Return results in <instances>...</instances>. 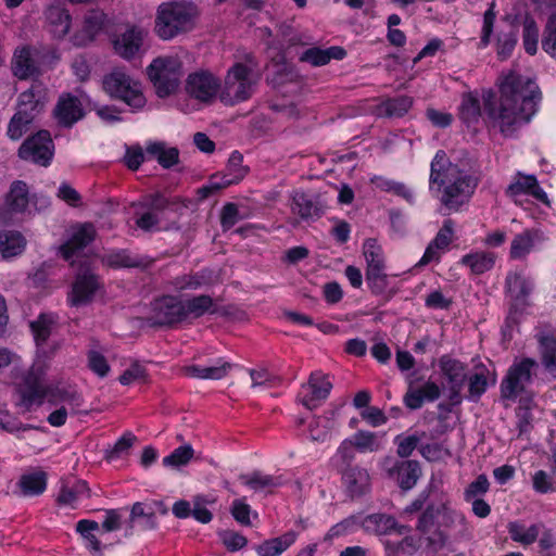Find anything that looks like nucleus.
<instances>
[{"mask_svg":"<svg viewBox=\"0 0 556 556\" xmlns=\"http://www.w3.org/2000/svg\"><path fill=\"white\" fill-rule=\"evenodd\" d=\"M26 245L23 235L15 230H5L0 232V254L4 258L20 255Z\"/></svg>","mask_w":556,"mask_h":556,"instance_id":"40","label":"nucleus"},{"mask_svg":"<svg viewBox=\"0 0 556 556\" xmlns=\"http://www.w3.org/2000/svg\"><path fill=\"white\" fill-rule=\"evenodd\" d=\"M440 517L441 526L445 529H454L458 526H465V515L462 511L453 508L448 502L440 504Z\"/></svg>","mask_w":556,"mask_h":556,"instance_id":"56","label":"nucleus"},{"mask_svg":"<svg viewBox=\"0 0 556 556\" xmlns=\"http://www.w3.org/2000/svg\"><path fill=\"white\" fill-rule=\"evenodd\" d=\"M440 516V505L429 504L418 518L416 526L417 531L427 534L434 526L437 518Z\"/></svg>","mask_w":556,"mask_h":556,"instance_id":"62","label":"nucleus"},{"mask_svg":"<svg viewBox=\"0 0 556 556\" xmlns=\"http://www.w3.org/2000/svg\"><path fill=\"white\" fill-rule=\"evenodd\" d=\"M425 437V432L421 434L413 433L404 437L399 434L394 439L396 445V453L401 458L409 457L413 452L418 447L421 438Z\"/></svg>","mask_w":556,"mask_h":556,"instance_id":"57","label":"nucleus"},{"mask_svg":"<svg viewBox=\"0 0 556 556\" xmlns=\"http://www.w3.org/2000/svg\"><path fill=\"white\" fill-rule=\"evenodd\" d=\"M213 299L200 294L188 300L176 295H162L151 302L148 321L151 326L174 328L182 323L202 317L213 312Z\"/></svg>","mask_w":556,"mask_h":556,"instance_id":"3","label":"nucleus"},{"mask_svg":"<svg viewBox=\"0 0 556 556\" xmlns=\"http://www.w3.org/2000/svg\"><path fill=\"white\" fill-rule=\"evenodd\" d=\"M46 18L50 25V31L55 38H63L71 28L72 16L67 9L61 4H52L46 11Z\"/></svg>","mask_w":556,"mask_h":556,"instance_id":"31","label":"nucleus"},{"mask_svg":"<svg viewBox=\"0 0 556 556\" xmlns=\"http://www.w3.org/2000/svg\"><path fill=\"white\" fill-rule=\"evenodd\" d=\"M417 380H408L407 391L403 397L404 405L410 410H417L425 402H434L441 395L440 387L434 381L428 380L421 387H416Z\"/></svg>","mask_w":556,"mask_h":556,"instance_id":"21","label":"nucleus"},{"mask_svg":"<svg viewBox=\"0 0 556 556\" xmlns=\"http://www.w3.org/2000/svg\"><path fill=\"white\" fill-rule=\"evenodd\" d=\"M363 255L366 261V270L386 269L383 250L377 239L368 238L364 241Z\"/></svg>","mask_w":556,"mask_h":556,"instance_id":"46","label":"nucleus"},{"mask_svg":"<svg viewBox=\"0 0 556 556\" xmlns=\"http://www.w3.org/2000/svg\"><path fill=\"white\" fill-rule=\"evenodd\" d=\"M87 361L88 368L98 377L104 378L108 376L111 367L102 353L90 350L87 354Z\"/></svg>","mask_w":556,"mask_h":556,"instance_id":"60","label":"nucleus"},{"mask_svg":"<svg viewBox=\"0 0 556 556\" xmlns=\"http://www.w3.org/2000/svg\"><path fill=\"white\" fill-rule=\"evenodd\" d=\"M102 85L111 99L124 102L131 112L141 111L147 104L141 84L122 70L106 74Z\"/></svg>","mask_w":556,"mask_h":556,"instance_id":"5","label":"nucleus"},{"mask_svg":"<svg viewBox=\"0 0 556 556\" xmlns=\"http://www.w3.org/2000/svg\"><path fill=\"white\" fill-rule=\"evenodd\" d=\"M505 194L517 198L521 194H530L541 202L547 201L546 192L540 187L534 175L517 173L515 179L507 186Z\"/></svg>","mask_w":556,"mask_h":556,"instance_id":"24","label":"nucleus"},{"mask_svg":"<svg viewBox=\"0 0 556 556\" xmlns=\"http://www.w3.org/2000/svg\"><path fill=\"white\" fill-rule=\"evenodd\" d=\"M106 15L102 11H90L84 20L83 35L76 34L72 41L75 46H85L92 41L105 24Z\"/></svg>","mask_w":556,"mask_h":556,"instance_id":"30","label":"nucleus"},{"mask_svg":"<svg viewBox=\"0 0 556 556\" xmlns=\"http://www.w3.org/2000/svg\"><path fill=\"white\" fill-rule=\"evenodd\" d=\"M538 367L536 361L525 357L514 363L501 382V395L506 400H515L532 380L533 369Z\"/></svg>","mask_w":556,"mask_h":556,"instance_id":"9","label":"nucleus"},{"mask_svg":"<svg viewBox=\"0 0 556 556\" xmlns=\"http://www.w3.org/2000/svg\"><path fill=\"white\" fill-rule=\"evenodd\" d=\"M518 42V34L515 30L501 34L496 40V53L500 60L504 61L511 56Z\"/></svg>","mask_w":556,"mask_h":556,"instance_id":"59","label":"nucleus"},{"mask_svg":"<svg viewBox=\"0 0 556 556\" xmlns=\"http://www.w3.org/2000/svg\"><path fill=\"white\" fill-rule=\"evenodd\" d=\"M45 103V88L40 83L34 81L30 88L20 93L15 113L34 122L43 111Z\"/></svg>","mask_w":556,"mask_h":556,"instance_id":"18","label":"nucleus"},{"mask_svg":"<svg viewBox=\"0 0 556 556\" xmlns=\"http://www.w3.org/2000/svg\"><path fill=\"white\" fill-rule=\"evenodd\" d=\"M496 261V254L490 251H476L465 254L460 258V264L470 268L475 275H482L491 270Z\"/></svg>","mask_w":556,"mask_h":556,"instance_id":"36","label":"nucleus"},{"mask_svg":"<svg viewBox=\"0 0 556 556\" xmlns=\"http://www.w3.org/2000/svg\"><path fill=\"white\" fill-rule=\"evenodd\" d=\"M546 241L544 232L538 228H527L517 233L510 243L509 257L511 260H523L533 250Z\"/></svg>","mask_w":556,"mask_h":556,"instance_id":"23","label":"nucleus"},{"mask_svg":"<svg viewBox=\"0 0 556 556\" xmlns=\"http://www.w3.org/2000/svg\"><path fill=\"white\" fill-rule=\"evenodd\" d=\"M55 320L56 318L53 314L41 313L37 319L30 321L29 327L38 346L43 345L48 341Z\"/></svg>","mask_w":556,"mask_h":556,"instance_id":"47","label":"nucleus"},{"mask_svg":"<svg viewBox=\"0 0 556 556\" xmlns=\"http://www.w3.org/2000/svg\"><path fill=\"white\" fill-rule=\"evenodd\" d=\"M439 367L447 384L464 386L467 380V366L450 355H443L439 359Z\"/></svg>","mask_w":556,"mask_h":556,"instance_id":"35","label":"nucleus"},{"mask_svg":"<svg viewBox=\"0 0 556 556\" xmlns=\"http://www.w3.org/2000/svg\"><path fill=\"white\" fill-rule=\"evenodd\" d=\"M365 280L374 295H384L389 300L396 293V290L390 287V277L386 269L365 270Z\"/></svg>","mask_w":556,"mask_h":556,"instance_id":"37","label":"nucleus"},{"mask_svg":"<svg viewBox=\"0 0 556 556\" xmlns=\"http://www.w3.org/2000/svg\"><path fill=\"white\" fill-rule=\"evenodd\" d=\"M147 33L139 26H130L113 39V48L122 59L130 61L143 52V41Z\"/></svg>","mask_w":556,"mask_h":556,"instance_id":"15","label":"nucleus"},{"mask_svg":"<svg viewBox=\"0 0 556 556\" xmlns=\"http://www.w3.org/2000/svg\"><path fill=\"white\" fill-rule=\"evenodd\" d=\"M534 403L530 397H521L519 400L518 407L516 408V427L518 429V437L527 434L532 429V407Z\"/></svg>","mask_w":556,"mask_h":556,"instance_id":"49","label":"nucleus"},{"mask_svg":"<svg viewBox=\"0 0 556 556\" xmlns=\"http://www.w3.org/2000/svg\"><path fill=\"white\" fill-rule=\"evenodd\" d=\"M413 105V99L408 96H400L386 102V112L389 116L402 117Z\"/></svg>","mask_w":556,"mask_h":556,"instance_id":"63","label":"nucleus"},{"mask_svg":"<svg viewBox=\"0 0 556 556\" xmlns=\"http://www.w3.org/2000/svg\"><path fill=\"white\" fill-rule=\"evenodd\" d=\"M496 20V11H495V2L492 1L489 4L488 10L483 14V25L481 30V37L479 41V48L484 49L491 42V37L494 29V24Z\"/></svg>","mask_w":556,"mask_h":556,"instance_id":"58","label":"nucleus"},{"mask_svg":"<svg viewBox=\"0 0 556 556\" xmlns=\"http://www.w3.org/2000/svg\"><path fill=\"white\" fill-rule=\"evenodd\" d=\"M101 287V279L91 265L87 261L80 262L67 301L75 307L88 305Z\"/></svg>","mask_w":556,"mask_h":556,"instance_id":"8","label":"nucleus"},{"mask_svg":"<svg viewBox=\"0 0 556 556\" xmlns=\"http://www.w3.org/2000/svg\"><path fill=\"white\" fill-rule=\"evenodd\" d=\"M33 121L15 113L9 122L7 135L12 140H20L26 134Z\"/></svg>","mask_w":556,"mask_h":556,"instance_id":"61","label":"nucleus"},{"mask_svg":"<svg viewBox=\"0 0 556 556\" xmlns=\"http://www.w3.org/2000/svg\"><path fill=\"white\" fill-rule=\"evenodd\" d=\"M533 281L526 278L521 273L509 271L505 278L506 294L514 302L515 306H523L533 290Z\"/></svg>","mask_w":556,"mask_h":556,"instance_id":"26","label":"nucleus"},{"mask_svg":"<svg viewBox=\"0 0 556 556\" xmlns=\"http://www.w3.org/2000/svg\"><path fill=\"white\" fill-rule=\"evenodd\" d=\"M242 163L243 155L238 151H233L230 154L226 168L224 169V173L228 175V178L222 184V186L228 187L230 185L238 184L245 177L249 169L243 166Z\"/></svg>","mask_w":556,"mask_h":556,"instance_id":"48","label":"nucleus"},{"mask_svg":"<svg viewBox=\"0 0 556 556\" xmlns=\"http://www.w3.org/2000/svg\"><path fill=\"white\" fill-rule=\"evenodd\" d=\"M219 89L220 83L218 78L205 71L190 74L186 84L188 94L202 102L211 101Z\"/></svg>","mask_w":556,"mask_h":556,"instance_id":"17","label":"nucleus"},{"mask_svg":"<svg viewBox=\"0 0 556 556\" xmlns=\"http://www.w3.org/2000/svg\"><path fill=\"white\" fill-rule=\"evenodd\" d=\"M54 155V143L48 130L28 137L18 149V156L40 166H49Z\"/></svg>","mask_w":556,"mask_h":556,"instance_id":"10","label":"nucleus"},{"mask_svg":"<svg viewBox=\"0 0 556 556\" xmlns=\"http://www.w3.org/2000/svg\"><path fill=\"white\" fill-rule=\"evenodd\" d=\"M361 528L366 533L375 535H387L391 532L404 534L409 530L407 526L400 525L393 516L381 513L362 516Z\"/></svg>","mask_w":556,"mask_h":556,"instance_id":"22","label":"nucleus"},{"mask_svg":"<svg viewBox=\"0 0 556 556\" xmlns=\"http://www.w3.org/2000/svg\"><path fill=\"white\" fill-rule=\"evenodd\" d=\"M146 151L155 157L163 168H170L179 162V150L175 147L166 148L164 142H151Z\"/></svg>","mask_w":556,"mask_h":556,"instance_id":"43","label":"nucleus"},{"mask_svg":"<svg viewBox=\"0 0 556 556\" xmlns=\"http://www.w3.org/2000/svg\"><path fill=\"white\" fill-rule=\"evenodd\" d=\"M96 530H99V523L94 520L81 519L76 525V531L84 539L86 548L93 556H103L102 544L99 541V539L92 533Z\"/></svg>","mask_w":556,"mask_h":556,"instance_id":"42","label":"nucleus"},{"mask_svg":"<svg viewBox=\"0 0 556 556\" xmlns=\"http://www.w3.org/2000/svg\"><path fill=\"white\" fill-rule=\"evenodd\" d=\"M43 377V368L33 365L17 384L16 390L20 394L21 405L28 410L34 406L41 405L47 395Z\"/></svg>","mask_w":556,"mask_h":556,"instance_id":"11","label":"nucleus"},{"mask_svg":"<svg viewBox=\"0 0 556 556\" xmlns=\"http://www.w3.org/2000/svg\"><path fill=\"white\" fill-rule=\"evenodd\" d=\"M156 94L165 98L174 93L182 76L181 62L173 56L156 58L147 68Z\"/></svg>","mask_w":556,"mask_h":556,"instance_id":"7","label":"nucleus"},{"mask_svg":"<svg viewBox=\"0 0 556 556\" xmlns=\"http://www.w3.org/2000/svg\"><path fill=\"white\" fill-rule=\"evenodd\" d=\"M213 281V270L203 268L193 274H185L173 278L168 283L175 291L197 290Z\"/></svg>","mask_w":556,"mask_h":556,"instance_id":"32","label":"nucleus"},{"mask_svg":"<svg viewBox=\"0 0 556 556\" xmlns=\"http://www.w3.org/2000/svg\"><path fill=\"white\" fill-rule=\"evenodd\" d=\"M194 451L190 444H185L175 448L169 455L163 458L165 467L178 469L189 464Z\"/></svg>","mask_w":556,"mask_h":556,"instance_id":"55","label":"nucleus"},{"mask_svg":"<svg viewBox=\"0 0 556 556\" xmlns=\"http://www.w3.org/2000/svg\"><path fill=\"white\" fill-rule=\"evenodd\" d=\"M232 367L233 364L226 362L223 358H218L213 365L210 366L194 364L185 366L182 367V372L189 378L220 380L229 374Z\"/></svg>","mask_w":556,"mask_h":556,"instance_id":"28","label":"nucleus"},{"mask_svg":"<svg viewBox=\"0 0 556 556\" xmlns=\"http://www.w3.org/2000/svg\"><path fill=\"white\" fill-rule=\"evenodd\" d=\"M522 43L525 51L534 55L538 51V41H539V28L534 21V18L527 14L523 18L522 23Z\"/></svg>","mask_w":556,"mask_h":556,"instance_id":"53","label":"nucleus"},{"mask_svg":"<svg viewBox=\"0 0 556 556\" xmlns=\"http://www.w3.org/2000/svg\"><path fill=\"white\" fill-rule=\"evenodd\" d=\"M136 435L127 431L125 432L113 446L105 450L104 458L108 462H114L116 459L123 458L129 454L130 448L136 442Z\"/></svg>","mask_w":556,"mask_h":556,"instance_id":"52","label":"nucleus"},{"mask_svg":"<svg viewBox=\"0 0 556 556\" xmlns=\"http://www.w3.org/2000/svg\"><path fill=\"white\" fill-rule=\"evenodd\" d=\"M370 184L383 192L404 199L410 205L415 204L414 192L404 182L375 175L370 178Z\"/></svg>","mask_w":556,"mask_h":556,"instance_id":"38","label":"nucleus"},{"mask_svg":"<svg viewBox=\"0 0 556 556\" xmlns=\"http://www.w3.org/2000/svg\"><path fill=\"white\" fill-rule=\"evenodd\" d=\"M498 89L500 105L496 106L493 94L489 93L483 99L484 112L505 137H511L536 113L542 93L534 80L514 71L498 78Z\"/></svg>","mask_w":556,"mask_h":556,"instance_id":"1","label":"nucleus"},{"mask_svg":"<svg viewBox=\"0 0 556 556\" xmlns=\"http://www.w3.org/2000/svg\"><path fill=\"white\" fill-rule=\"evenodd\" d=\"M29 203V189L25 181L14 180L5 195V211L24 213Z\"/></svg>","mask_w":556,"mask_h":556,"instance_id":"34","label":"nucleus"},{"mask_svg":"<svg viewBox=\"0 0 556 556\" xmlns=\"http://www.w3.org/2000/svg\"><path fill=\"white\" fill-rule=\"evenodd\" d=\"M479 177L452 165L443 150L437 151L430 164L429 190L450 213L467 205L477 187Z\"/></svg>","mask_w":556,"mask_h":556,"instance_id":"2","label":"nucleus"},{"mask_svg":"<svg viewBox=\"0 0 556 556\" xmlns=\"http://www.w3.org/2000/svg\"><path fill=\"white\" fill-rule=\"evenodd\" d=\"M179 203L180 199L178 197L169 198L157 191L147 194L143 199L142 206L160 216V214L167 210L176 212Z\"/></svg>","mask_w":556,"mask_h":556,"instance_id":"45","label":"nucleus"},{"mask_svg":"<svg viewBox=\"0 0 556 556\" xmlns=\"http://www.w3.org/2000/svg\"><path fill=\"white\" fill-rule=\"evenodd\" d=\"M380 466L387 477L395 480L404 491L413 489L421 476V468L417 460H396L391 456H386Z\"/></svg>","mask_w":556,"mask_h":556,"instance_id":"12","label":"nucleus"},{"mask_svg":"<svg viewBox=\"0 0 556 556\" xmlns=\"http://www.w3.org/2000/svg\"><path fill=\"white\" fill-rule=\"evenodd\" d=\"M96 228L91 223L73 226L67 240L60 247V253L65 261H71L96 239Z\"/></svg>","mask_w":556,"mask_h":556,"instance_id":"16","label":"nucleus"},{"mask_svg":"<svg viewBox=\"0 0 556 556\" xmlns=\"http://www.w3.org/2000/svg\"><path fill=\"white\" fill-rule=\"evenodd\" d=\"M541 361L545 370L556 378V334L553 332H541L536 334Z\"/></svg>","mask_w":556,"mask_h":556,"instance_id":"33","label":"nucleus"},{"mask_svg":"<svg viewBox=\"0 0 556 556\" xmlns=\"http://www.w3.org/2000/svg\"><path fill=\"white\" fill-rule=\"evenodd\" d=\"M341 483L344 494L351 500H359L371 490V478L366 468L361 466L341 468Z\"/></svg>","mask_w":556,"mask_h":556,"instance_id":"14","label":"nucleus"},{"mask_svg":"<svg viewBox=\"0 0 556 556\" xmlns=\"http://www.w3.org/2000/svg\"><path fill=\"white\" fill-rule=\"evenodd\" d=\"M345 56L346 51L339 46H332L326 49L312 47L302 52L300 61L313 66H323L328 64L331 60H343Z\"/></svg>","mask_w":556,"mask_h":556,"instance_id":"29","label":"nucleus"},{"mask_svg":"<svg viewBox=\"0 0 556 556\" xmlns=\"http://www.w3.org/2000/svg\"><path fill=\"white\" fill-rule=\"evenodd\" d=\"M53 116L59 126L71 128L85 116L83 103L72 93H63L56 102Z\"/></svg>","mask_w":556,"mask_h":556,"instance_id":"20","label":"nucleus"},{"mask_svg":"<svg viewBox=\"0 0 556 556\" xmlns=\"http://www.w3.org/2000/svg\"><path fill=\"white\" fill-rule=\"evenodd\" d=\"M543 525L539 523L531 525L529 528H527L523 523L519 521H511L507 526L510 539L514 542L520 543L526 546L531 545L538 540Z\"/></svg>","mask_w":556,"mask_h":556,"instance_id":"41","label":"nucleus"},{"mask_svg":"<svg viewBox=\"0 0 556 556\" xmlns=\"http://www.w3.org/2000/svg\"><path fill=\"white\" fill-rule=\"evenodd\" d=\"M352 440L354 441V445H356L357 451L361 453H372L382 448L381 439L377 433L371 431L358 430L353 434Z\"/></svg>","mask_w":556,"mask_h":556,"instance_id":"54","label":"nucleus"},{"mask_svg":"<svg viewBox=\"0 0 556 556\" xmlns=\"http://www.w3.org/2000/svg\"><path fill=\"white\" fill-rule=\"evenodd\" d=\"M18 486L25 496H37L47 488V475L45 471L25 473L20 478Z\"/></svg>","mask_w":556,"mask_h":556,"instance_id":"44","label":"nucleus"},{"mask_svg":"<svg viewBox=\"0 0 556 556\" xmlns=\"http://www.w3.org/2000/svg\"><path fill=\"white\" fill-rule=\"evenodd\" d=\"M198 17V8L192 2L174 1L157 8L155 31L163 40L190 31Z\"/></svg>","mask_w":556,"mask_h":556,"instance_id":"4","label":"nucleus"},{"mask_svg":"<svg viewBox=\"0 0 556 556\" xmlns=\"http://www.w3.org/2000/svg\"><path fill=\"white\" fill-rule=\"evenodd\" d=\"M481 116V105L478 98L472 94H467L463 98L459 108V118L468 127L477 124Z\"/></svg>","mask_w":556,"mask_h":556,"instance_id":"50","label":"nucleus"},{"mask_svg":"<svg viewBox=\"0 0 556 556\" xmlns=\"http://www.w3.org/2000/svg\"><path fill=\"white\" fill-rule=\"evenodd\" d=\"M331 389L332 383L327 376L321 372H313L308 382L302 386L298 394V401L307 409L313 410L328 397Z\"/></svg>","mask_w":556,"mask_h":556,"instance_id":"13","label":"nucleus"},{"mask_svg":"<svg viewBox=\"0 0 556 556\" xmlns=\"http://www.w3.org/2000/svg\"><path fill=\"white\" fill-rule=\"evenodd\" d=\"M36 50L30 47H22L15 50L12 59V71L18 79H27L39 76L40 70L35 59Z\"/></svg>","mask_w":556,"mask_h":556,"instance_id":"25","label":"nucleus"},{"mask_svg":"<svg viewBox=\"0 0 556 556\" xmlns=\"http://www.w3.org/2000/svg\"><path fill=\"white\" fill-rule=\"evenodd\" d=\"M296 540L294 531H288L282 535L264 541L255 547L258 556H279Z\"/></svg>","mask_w":556,"mask_h":556,"instance_id":"39","label":"nucleus"},{"mask_svg":"<svg viewBox=\"0 0 556 556\" xmlns=\"http://www.w3.org/2000/svg\"><path fill=\"white\" fill-rule=\"evenodd\" d=\"M252 70L241 63H235L225 76L219 100L225 105L233 106L248 101L255 92V81L251 78Z\"/></svg>","mask_w":556,"mask_h":556,"instance_id":"6","label":"nucleus"},{"mask_svg":"<svg viewBox=\"0 0 556 556\" xmlns=\"http://www.w3.org/2000/svg\"><path fill=\"white\" fill-rule=\"evenodd\" d=\"M101 263L112 269H144L153 263V258L148 255L132 253L128 249H112L101 256Z\"/></svg>","mask_w":556,"mask_h":556,"instance_id":"19","label":"nucleus"},{"mask_svg":"<svg viewBox=\"0 0 556 556\" xmlns=\"http://www.w3.org/2000/svg\"><path fill=\"white\" fill-rule=\"evenodd\" d=\"M488 389V379L484 372H476L469 377L468 382V400L478 402Z\"/></svg>","mask_w":556,"mask_h":556,"instance_id":"64","label":"nucleus"},{"mask_svg":"<svg viewBox=\"0 0 556 556\" xmlns=\"http://www.w3.org/2000/svg\"><path fill=\"white\" fill-rule=\"evenodd\" d=\"M291 210L304 220L317 219L324 214L319 197L303 191H294Z\"/></svg>","mask_w":556,"mask_h":556,"instance_id":"27","label":"nucleus"},{"mask_svg":"<svg viewBox=\"0 0 556 556\" xmlns=\"http://www.w3.org/2000/svg\"><path fill=\"white\" fill-rule=\"evenodd\" d=\"M241 482L253 491H261L268 488L281 485V481L270 475H263L261 471H253L251 475H241Z\"/></svg>","mask_w":556,"mask_h":556,"instance_id":"51","label":"nucleus"}]
</instances>
